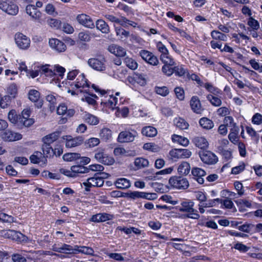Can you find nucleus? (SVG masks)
Returning <instances> with one entry per match:
<instances>
[{"mask_svg": "<svg viewBox=\"0 0 262 262\" xmlns=\"http://www.w3.org/2000/svg\"><path fill=\"white\" fill-rule=\"evenodd\" d=\"M60 135L59 131L54 132L42 138L43 144L42 145V150L47 158L60 156L63 153V141L62 139L58 140Z\"/></svg>", "mask_w": 262, "mask_h": 262, "instance_id": "nucleus-1", "label": "nucleus"}, {"mask_svg": "<svg viewBox=\"0 0 262 262\" xmlns=\"http://www.w3.org/2000/svg\"><path fill=\"white\" fill-rule=\"evenodd\" d=\"M91 88L97 93L100 96H104V99H102L101 105L104 107L114 110H116V113H119L123 118L126 117L129 114V108L127 106H123L121 108L116 106L118 102V98L113 95V92L110 90L101 89L98 86L92 84Z\"/></svg>", "mask_w": 262, "mask_h": 262, "instance_id": "nucleus-2", "label": "nucleus"}, {"mask_svg": "<svg viewBox=\"0 0 262 262\" xmlns=\"http://www.w3.org/2000/svg\"><path fill=\"white\" fill-rule=\"evenodd\" d=\"M224 121L226 123L228 122L229 127H231L230 133L228 135L229 140L232 143L234 144H237L239 140V128L238 126L234 122V119L232 116H228L224 117Z\"/></svg>", "mask_w": 262, "mask_h": 262, "instance_id": "nucleus-3", "label": "nucleus"}, {"mask_svg": "<svg viewBox=\"0 0 262 262\" xmlns=\"http://www.w3.org/2000/svg\"><path fill=\"white\" fill-rule=\"evenodd\" d=\"M169 184L172 188L185 190L189 187V182L186 178L182 176H172L169 179Z\"/></svg>", "mask_w": 262, "mask_h": 262, "instance_id": "nucleus-4", "label": "nucleus"}, {"mask_svg": "<svg viewBox=\"0 0 262 262\" xmlns=\"http://www.w3.org/2000/svg\"><path fill=\"white\" fill-rule=\"evenodd\" d=\"M0 9L11 15H16L19 11L18 6L10 0H0Z\"/></svg>", "mask_w": 262, "mask_h": 262, "instance_id": "nucleus-5", "label": "nucleus"}, {"mask_svg": "<svg viewBox=\"0 0 262 262\" xmlns=\"http://www.w3.org/2000/svg\"><path fill=\"white\" fill-rule=\"evenodd\" d=\"M169 156L173 161H177L180 159L189 158L191 156V152L187 149L173 148L169 151Z\"/></svg>", "mask_w": 262, "mask_h": 262, "instance_id": "nucleus-6", "label": "nucleus"}, {"mask_svg": "<svg viewBox=\"0 0 262 262\" xmlns=\"http://www.w3.org/2000/svg\"><path fill=\"white\" fill-rule=\"evenodd\" d=\"M199 155L202 161L208 165L215 164L218 161L217 157L209 150H200L199 152Z\"/></svg>", "mask_w": 262, "mask_h": 262, "instance_id": "nucleus-7", "label": "nucleus"}, {"mask_svg": "<svg viewBox=\"0 0 262 262\" xmlns=\"http://www.w3.org/2000/svg\"><path fill=\"white\" fill-rule=\"evenodd\" d=\"M137 134V132L133 129L128 128L121 132L118 136L117 141L120 143L133 142Z\"/></svg>", "mask_w": 262, "mask_h": 262, "instance_id": "nucleus-8", "label": "nucleus"}, {"mask_svg": "<svg viewBox=\"0 0 262 262\" xmlns=\"http://www.w3.org/2000/svg\"><path fill=\"white\" fill-rule=\"evenodd\" d=\"M67 148H72L81 145L84 141L82 136L73 137L71 135L63 136L61 138Z\"/></svg>", "mask_w": 262, "mask_h": 262, "instance_id": "nucleus-9", "label": "nucleus"}, {"mask_svg": "<svg viewBox=\"0 0 262 262\" xmlns=\"http://www.w3.org/2000/svg\"><path fill=\"white\" fill-rule=\"evenodd\" d=\"M71 83H72V85H74V88L82 89L81 90L83 91V93L87 92L86 91H89L91 88V82L86 78L83 73L78 75L75 83L73 82H71Z\"/></svg>", "mask_w": 262, "mask_h": 262, "instance_id": "nucleus-10", "label": "nucleus"}, {"mask_svg": "<svg viewBox=\"0 0 262 262\" xmlns=\"http://www.w3.org/2000/svg\"><path fill=\"white\" fill-rule=\"evenodd\" d=\"M105 62V59L104 57L100 56L98 58H90L88 60V63L90 67L94 70L98 71H103L106 69Z\"/></svg>", "mask_w": 262, "mask_h": 262, "instance_id": "nucleus-11", "label": "nucleus"}, {"mask_svg": "<svg viewBox=\"0 0 262 262\" xmlns=\"http://www.w3.org/2000/svg\"><path fill=\"white\" fill-rule=\"evenodd\" d=\"M139 55L143 60L150 65L155 66L159 63L157 57L148 50H141L139 52Z\"/></svg>", "mask_w": 262, "mask_h": 262, "instance_id": "nucleus-12", "label": "nucleus"}, {"mask_svg": "<svg viewBox=\"0 0 262 262\" xmlns=\"http://www.w3.org/2000/svg\"><path fill=\"white\" fill-rule=\"evenodd\" d=\"M14 39L15 43L19 48L26 49L29 47L30 45V38L22 33H16Z\"/></svg>", "mask_w": 262, "mask_h": 262, "instance_id": "nucleus-13", "label": "nucleus"}, {"mask_svg": "<svg viewBox=\"0 0 262 262\" xmlns=\"http://www.w3.org/2000/svg\"><path fill=\"white\" fill-rule=\"evenodd\" d=\"M194 203L191 201L183 202L181 203V207L179 210L181 212H186L187 214H185V216L188 218L196 219L194 215H196V213H194L195 211L193 208Z\"/></svg>", "mask_w": 262, "mask_h": 262, "instance_id": "nucleus-14", "label": "nucleus"}, {"mask_svg": "<svg viewBox=\"0 0 262 262\" xmlns=\"http://www.w3.org/2000/svg\"><path fill=\"white\" fill-rule=\"evenodd\" d=\"M114 215L106 212L98 213L93 214L90 218L89 221L95 223H103L113 220Z\"/></svg>", "mask_w": 262, "mask_h": 262, "instance_id": "nucleus-15", "label": "nucleus"}, {"mask_svg": "<svg viewBox=\"0 0 262 262\" xmlns=\"http://www.w3.org/2000/svg\"><path fill=\"white\" fill-rule=\"evenodd\" d=\"M31 111L29 109H24L21 114L20 115V122L19 124L21 125V128L23 127H29L32 125L34 121L33 119L30 118Z\"/></svg>", "mask_w": 262, "mask_h": 262, "instance_id": "nucleus-16", "label": "nucleus"}, {"mask_svg": "<svg viewBox=\"0 0 262 262\" xmlns=\"http://www.w3.org/2000/svg\"><path fill=\"white\" fill-rule=\"evenodd\" d=\"M76 20L79 24L86 28L93 29L95 27V25L92 18L85 14H78L76 17Z\"/></svg>", "mask_w": 262, "mask_h": 262, "instance_id": "nucleus-17", "label": "nucleus"}, {"mask_svg": "<svg viewBox=\"0 0 262 262\" xmlns=\"http://www.w3.org/2000/svg\"><path fill=\"white\" fill-rule=\"evenodd\" d=\"M127 81L133 85L138 84L141 86H144L146 83V80L142 74L134 72L132 75L128 76Z\"/></svg>", "mask_w": 262, "mask_h": 262, "instance_id": "nucleus-18", "label": "nucleus"}, {"mask_svg": "<svg viewBox=\"0 0 262 262\" xmlns=\"http://www.w3.org/2000/svg\"><path fill=\"white\" fill-rule=\"evenodd\" d=\"M50 47L58 52H63L66 50L67 46L65 43L57 38H51L49 41Z\"/></svg>", "mask_w": 262, "mask_h": 262, "instance_id": "nucleus-19", "label": "nucleus"}, {"mask_svg": "<svg viewBox=\"0 0 262 262\" xmlns=\"http://www.w3.org/2000/svg\"><path fill=\"white\" fill-rule=\"evenodd\" d=\"M40 93L36 90H31L28 93L29 99L35 103V105L37 108H41L43 105V101L40 99Z\"/></svg>", "mask_w": 262, "mask_h": 262, "instance_id": "nucleus-20", "label": "nucleus"}, {"mask_svg": "<svg viewBox=\"0 0 262 262\" xmlns=\"http://www.w3.org/2000/svg\"><path fill=\"white\" fill-rule=\"evenodd\" d=\"M86 91L83 93L85 94L81 100L83 101L86 102L89 105L93 106L97 105V100L98 99V97L96 94L92 93L90 89Z\"/></svg>", "mask_w": 262, "mask_h": 262, "instance_id": "nucleus-21", "label": "nucleus"}, {"mask_svg": "<svg viewBox=\"0 0 262 262\" xmlns=\"http://www.w3.org/2000/svg\"><path fill=\"white\" fill-rule=\"evenodd\" d=\"M57 113L59 115H66V117L70 118L74 115L75 111L74 108L68 109L67 105L62 103L57 107Z\"/></svg>", "mask_w": 262, "mask_h": 262, "instance_id": "nucleus-22", "label": "nucleus"}, {"mask_svg": "<svg viewBox=\"0 0 262 262\" xmlns=\"http://www.w3.org/2000/svg\"><path fill=\"white\" fill-rule=\"evenodd\" d=\"M26 13L32 18L40 20L41 17V12L33 5H28L26 7Z\"/></svg>", "mask_w": 262, "mask_h": 262, "instance_id": "nucleus-23", "label": "nucleus"}, {"mask_svg": "<svg viewBox=\"0 0 262 262\" xmlns=\"http://www.w3.org/2000/svg\"><path fill=\"white\" fill-rule=\"evenodd\" d=\"M3 138L5 141L12 142L20 140L22 135L10 130H6L3 134Z\"/></svg>", "mask_w": 262, "mask_h": 262, "instance_id": "nucleus-24", "label": "nucleus"}, {"mask_svg": "<svg viewBox=\"0 0 262 262\" xmlns=\"http://www.w3.org/2000/svg\"><path fill=\"white\" fill-rule=\"evenodd\" d=\"M116 35L122 41L126 42L128 38L130 36L129 31L126 30L124 28H122L121 26H117L114 25Z\"/></svg>", "mask_w": 262, "mask_h": 262, "instance_id": "nucleus-25", "label": "nucleus"}, {"mask_svg": "<svg viewBox=\"0 0 262 262\" xmlns=\"http://www.w3.org/2000/svg\"><path fill=\"white\" fill-rule=\"evenodd\" d=\"M47 158H48L46 157V155L40 151H36L30 157V161L33 164H39L40 162L46 164L47 162Z\"/></svg>", "mask_w": 262, "mask_h": 262, "instance_id": "nucleus-26", "label": "nucleus"}, {"mask_svg": "<svg viewBox=\"0 0 262 262\" xmlns=\"http://www.w3.org/2000/svg\"><path fill=\"white\" fill-rule=\"evenodd\" d=\"M251 201L246 199H239L235 201V203L241 212H244L247 210V208H252Z\"/></svg>", "mask_w": 262, "mask_h": 262, "instance_id": "nucleus-27", "label": "nucleus"}, {"mask_svg": "<svg viewBox=\"0 0 262 262\" xmlns=\"http://www.w3.org/2000/svg\"><path fill=\"white\" fill-rule=\"evenodd\" d=\"M8 118L12 123L22 128L21 125L19 124V123H21L20 115H17L15 110L12 109L9 111L8 114Z\"/></svg>", "mask_w": 262, "mask_h": 262, "instance_id": "nucleus-28", "label": "nucleus"}, {"mask_svg": "<svg viewBox=\"0 0 262 262\" xmlns=\"http://www.w3.org/2000/svg\"><path fill=\"white\" fill-rule=\"evenodd\" d=\"M141 133L147 137H154L158 133L156 128L152 126H146L142 128Z\"/></svg>", "mask_w": 262, "mask_h": 262, "instance_id": "nucleus-29", "label": "nucleus"}, {"mask_svg": "<svg viewBox=\"0 0 262 262\" xmlns=\"http://www.w3.org/2000/svg\"><path fill=\"white\" fill-rule=\"evenodd\" d=\"M171 140L172 142L183 146H187L189 143V141L187 138L176 134L171 136Z\"/></svg>", "mask_w": 262, "mask_h": 262, "instance_id": "nucleus-30", "label": "nucleus"}, {"mask_svg": "<svg viewBox=\"0 0 262 262\" xmlns=\"http://www.w3.org/2000/svg\"><path fill=\"white\" fill-rule=\"evenodd\" d=\"M96 27L102 33L108 34L110 32L108 24L103 19H98L96 22Z\"/></svg>", "mask_w": 262, "mask_h": 262, "instance_id": "nucleus-31", "label": "nucleus"}, {"mask_svg": "<svg viewBox=\"0 0 262 262\" xmlns=\"http://www.w3.org/2000/svg\"><path fill=\"white\" fill-rule=\"evenodd\" d=\"M52 249L55 252L68 255V252H70L72 250V246L67 244H63L61 247H57L56 244H54L53 246Z\"/></svg>", "mask_w": 262, "mask_h": 262, "instance_id": "nucleus-32", "label": "nucleus"}, {"mask_svg": "<svg viewBox=\"0 0 262 262\" xmlns=\"http://www.w3.org/2000/svg\"><path fill=\"white\" fill-rule=\"evenodd\" d=\"M109 51L117 57H123L126 54V51L121 47L114 45L109 47Z\"/></svg>", "mask_w": 262, "mask_h": 262, "instance_id": "nucleus-33", "label": "nucleus"}, {"mask_svg": "<svg viewBox=\"0 0 262 262\" xmlns=\"http://www.w3.org/2000/svg\"><path fill=\"white\" fill-rule=\"evenodd\" d=\"M190 170V166L189 163L183 161L178 168V172L179 174L182 176L187 175Z\"/></svg>", "mask_w": 262, "mask_h": 262, "instance_id": "nucleus-34", "label": "nucleus"}, {"mask_svg": "<svg viewBox=\"0 0 262 262\" xmlns=\"http://www.w3.org/2000/svg\"><path fill=\"white\" fill-rule=\"evenodd\" d=\"M173 123L176 126L181 130L186 129L189 127L188 123L183 118H175L173 120Z\"/></svg>", "mask_w": 262, "mask_h": 262, "instance_id": "nucleus-35", "label": "nucleus"}, {"mask_svg": "<svg viewBox=\"0 0 262 262\" xmlns=\"http://www.w3.org/2000/svg\"><path fill=\"white\" fill-rule=\"evenodd\" d=\"M71 170H73V174H75V177L79 176V174L88 172V167L79 164L71 166Z\"/></svg>", "mask_w": 262, "mask_h": 262, "instance_id": "nucleus-36", "label": "nucleus"}, {"mask_svg": "<svg viewBox=\"0 0 262 262\" xmlns=\"http://www.w3.org/2000/svg\"><path fill=\"white\" fill-rule=\"evenodd\" d=\"M99 137L102 141L106 142L112 138V132L107 127H103L100 131Z\"/></svg>", "mask_w": 262, "mask_h": 262, "instance_id": "nucleus-37", "label": "nucleus"}, {"mask_svg": "<svg viewBox=\"0 0 262 262\" xmlns=\"http://www.w3.org/2000/svg\"><path fill=\"white\" fill-rule=\"evenodd\" d=\"M211 36L213 40L221 41H226L227 39V36L219 30H214L211 32Z\"/></svg>", "mask_w": 262, "mask_h": 262, "instance_id": "nucleus-38", "label": "nucleus"}, {"mask_svg": "<svg viewBox=\"0 0 262 262\" xmlns=\"http://www.w3.org/2000/svg\"><path fill=\"white\" fill-rule=\"evenodd\" d=\"M115 184L116 187L120 189L128 188L130 186V181L125 178L118 179Z\"/></svg>", "mask_w": 262, "mask_h": 262, "instance_id": "nucleus-39", "label": "nucleus"}, {"mask_svg": "<svg viewBox=\"0 0 262 262\" xmlns=\"http://www.w3.org/2000/svg\"><path fill=\"white\" fill-rule=\"evenodd\" d=\"M200 125L204 129H210L214 126L213 121L206 117H203L199 120Z\"/></svg>", "mask_w": 262, "mask_h": 262, "instance_id": "nucleus-40", "label": "nucleus"}, {"mask_svg": "<svg viewBox=\"0 0 262 262\" xmlns=\"http://www.w3.org/2000/svg\"><path fill=\"white\" fill-rule=\"evenodd\" d=\"M93 37V34L88 30L80 32L78 35V39L83 42H89Z\"/></svg>", "mask_w": 262, "mask_h": 262, "instance_id": "nucleus-41", "label": "nucleus"}, {"mask_svg": "<svg viewBox=\"0 0 262 262\" xmlns=\"http://www.w3.org/2000/svg\"><path fill=\"white\" fill-rule=\"evenodd\" d=\"M11 97L9 95H3L0 94V107L6 108L10 106L12 101Z\"/></svg>", "mask_w": 262, "mask_h": 262, "instance_id": "nucleus-42", "label": "nucleus"}, {"mask_svg": "<svg viewBox=\"0 0 262 262\" xmlns=\"http://www.w3.org/2000/svg\"><path fill=\"white\" fill-rule=\"evenodd\" d=\"M134 164L137 169L147 167L149 164L148 160L145 158L139 157L135 159Z\"/></svg>", "mask_w": 262, "mask_h": 262, "instance_id": "nucleus-43", "label": "nucleus"}, {"mask_svg": "<svg viewBox=\"0 0 262 262\" xmlns=\"http://www.w3.org/2000/svg\"><path fill=\"white\" fill-rule=\"evenodd\" d=\"M80 158V154L76 152H68L66 153L63 155L62 158L64 161L67 162L76 161L77 163V160Z\"/></svg>", "mask_w": 262, "mask_h": 262, "instance_id": "nucleus-44", "label": "nucleus"}, {"mask_svg": "<svg viewBox=\"0 0 262 262\" xmlns=\"http://www.w3.org/2000/svg\"><path fill=\"white\" fill-rule=\"evenodd\" d=\"M49 65L41 66L40 67V74H44L46 77H53L56 75L54 71H52L49 68Z\"/></svg>", "mask_w": 262, "mask_h": 262, "instance_id": "nucleus-45", "label": "nucleus"}, {"mask_svg": "<svg viewBox=\"0 0 262 262\" xmlns=\"http://www.w3.org/2000/svg\"><path fill=\"white\" fill-rule=\"evenodd\" d=\"M215 95L214 94H208L207 96V99L213 106L216 107L220 106L222 104V100L221 98Z\"/></svg>", "mask_w": 262, "mask_h": 262, "instance_id": "nucleus-46", "label": "nucleus"}, {"mask_svg": "<svg viewBox=\"0 0 262 262\" xmlns=\"http://www.w3.org/2000/svg\"><path fill=\"white\" fill-rule=\"evenodd\" d=\"M46 100L49 102V107L51 112L55 111L57 105V99L53 95H48L46 97Z\"/></svg>", "mask_w": 262, "mask_h": 262, "instance_id": "nucleus-47", "label": "nucleus"}, {"mask_svg": "<svg viewBox=\"0 0 262 262\" xmlns=\"http://www.w3.org/2000/svg\"><path fill=\"white\" fill-rule=\"evenodd\" d=\"M219 150H220V154L222 156L224 161L228 162L232 159L233 157L231 151L225 149L223 147L219 148Z\"/></svg>", "mask_w": 262, "mask_h": 262, "instance_id": "nucleus-48", "label": "nucleus"}, {"mask_svg": "<svg viewBox=\"0 0 262 262\" xmlns=\"http://www.w3.org/2000/svg\"><path fill=\"white\" fill-rule=\"evenodd\" d=\"M205 89L209 92L214 95H221L223 94L222 91L213 85L211 83L208 82L205 84Z\"/></svg>", "mask_w": 262, "mask_h": 262, "instance_id": "nucleus-49", "label": "nucleus"}, {"mask_svg": "<svg viewBox=\"0 0 262 262\" xmlns=\"http://www.w3.org/2000/svg\"><path fill=\"white\" fill-rule=\"evenodd\" d=\"M246 168V164L243 161H240L238 165L232 167L231 171V173L232 174H238L245 170Z\"/></svg>", "mask_w": 262, "mask_h": 262, "instance_id": "nucleus-50", "label": "nucleus"}, {"mask_svg": "<svg viewBox=\"0 0 262 262\" xmlns=\"http://www.w3.org/2000/svg\"><path fill=\"white\" fill-rule=\"evenodd\" d=\"M124 63L127 67L131 70H135L138 67L137 62L132 58L126 57L124 59Z\"/></svg>", "mask_w": 262, "mask_h": 262, "instance_id": "nucleus-51", "label": "nucleus"}, {"mask_svg": "<svg viewBox=\"0 0 262 262\" xmlns=\"http://www.w3.org/2000/svg\"><path fill=\"white\" fill-rule=\"evenodd\" d=\"M174 73L176 75L179 76H185V75L188 76L189 75L187 70L185 69L182 65L174 67Z\"/></svg>", "mask_w": 262, "mask_h": 262, "instance_id": "nucleus-52", "label": "nucleus"}, {"mask_svg": "<svg viewBox=\"0 0 262 262\" xmlns=\"http://www.w3.org/2000/svg\"><path fill=\"white\" fill-rule=\"evenodd\" d=\"M117 24L119 25V26H121L122 28L125 29L128 26H135L134 24L136 25V23L133 21L127 19L126 17H123L122 19L119 18Z\"/></svg>", "mask_w": 262, "mask_h": 262, "instance_id": "nucleus-53", "label": "nucleus"}, {"mask_svg": "<svg viewBox=\"0 0 262 262\" xmlns=\"http://www.w3.org/2000/svg\"><path fill=\"white\" fill-rule=\"evenodd\" d=\"M247 25L253 31L257 30L259 28V23L257 20L255 19L253 17H249L247 21Z\"/></svg>", "mask_w": 262, "mask_h": 262, "instance_id": "nucleus-54", "label": "nucleus"}, {"mask_svg": "<svg viewBox=\"0 0 262 262\" xmlns=\"http://www.w3.org/2000/svg\"><path fill=\"white\" fill-rule=\"evenodd\" d=\"M7 93L11 97V99L15 98L17 95V88L15 83L11 84L7 89Z\"/></svg>", "mask_w": 262, "mask_h": 262, "instance_id": "nucleus-55", "label": "nucleus"}, {"mask_svg": "<svg viewBox=\"0 0 262 262\" xmlns=\"http://www.w3.org/2000/svg\"><path fill=\"white\" fill-rule=\"evenodd\" d=\"M208 145V142L205 138L198 137V147L201 149V150H206Z\"/></svg>", "mask_w": 262, "mask_h": 262, "instance_id": "nucleus-56", "label": "nucleus"}, {"mask_svg": "<svg viewBox=\"0 0 262 262\" xmlns=\"http://www.w3.org/2000/svg\"><path fill=\"white\" fill-rule=\"evenodd\" d=\"M232 38H234V40L236 43H239L241 42V38L244 40H249V37L244 34L243 33H239L237 34L234 33L231 34Z\"/></svg>", "mask_w": 262, "mask_h": 262, "instance_id": "nucleus-57", "label": "nucleus"}, {"mask_svg": "<svg viewBox=\"0 0 262 262\" xmlns=\"http://www.w3.org/2000/svg\"><path fill=\"white\" fill-rule=\"evenodd\" d=\"M49 26L55 29H61L62 23L60 20L55 18H50L48 20Z\"/></svg>", "mask_w": 262, "mask_h": 262, "instance_id": "nucleus-58", "label": "nucleus"}, {"mask_svg": "<svg viewBox=\"0 0 262 262\" xmlns=\"http://www.w3.org/2000/svg\"><path fill=\"white\" fill-rule=\"evenodd\" d=\"M173 64H170L169 63H165L163 65L162 68L163 73L167 76H171L174 73V67L172 68Z\"/></svg>", "mask_w": 262, "mask_h": 262, "instance_id": "nucleus-59", "label": "nucleus"}, {"mask_svg": "<svg viewBox=\"0 0 262 262\" xmlns=\"http://www.w3.org/2000/svg\"><path fill=\"white\" fill-rule=\"evenodd\" d=\"M246 129L248 134L252 138H254V140L257 142L259 140V136L254 128L251 126H246Z\"/></svg>", "mask_w": 262, "mask_h": 262, "instance_id": "nucleus-60", "label": "nucleus"}, {"mask_svg": "<svg viewBox=\"0 0 262 262\" xmlns=\"http://www.w3.org/2000/svg\"><path fill=\"white\" fill-rule=\"evenodd\" d=\"M156 93L162 96H166L169 94V89L167 86H156L155 87Z\"/></svg>", "mask_w": 262, "mask_h": 262, "instance_id": "nucleus-61", "label": "nucleus"}, {"mask_svg": "<svg viewBox=\"0 0 262 262\" xmlns=\"http://www.w3.org/2000/svg\"><path fill=\"white\" fill-rule=\"evenodd\" d=\"M251 122L256 125L262 124V115L259 113H255L252 117Z\"/></svg>", "mask_w": 262, "mask_h": 262, "instance_id": "nucleus-62", "label": "nucleus"}, {"mask_svg": "<svg viewBox=\"0 0 262 262\" xmlns=\"http://www.w3.org/2000/svg\"><path fill=\"white\" fill-rule=\"evenodd\" d=\"M61 29L67 34H72L74 32V29L71 25L68 23H62Z\"/></svg>", "mask_w": 262, "mask_h": 262, "instance_id": "nucleus-63", "label": "nucleus"}, {"mask_svg": "<svg viewBox=\"0 0 262 262\" xmlns=\"http://www.w3.org/2000/svg\"><path fill=\"white\" fill-rule=\"evenodd\" d=\"M249 62L254 70L257 71L259 73H262V64L260 65L259 63L256 61L255 59L253 58L250 59Z\"/></svg>", "mask_w": 262, "mask_h": 262, "instance_id": "nucleus-64", "label": "nucleus"}]
</instances>
